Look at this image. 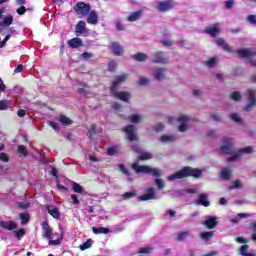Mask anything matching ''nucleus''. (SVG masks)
I'll return each mask as SVG.
<instances>
[{
    "label": "nucleus",
    "mask_w": 256,
    "mask_h": 256,
    "mask_svg": "<svg viewBox=\"0 0 256 256\" xmlns=\"http://www.w3.org/2000/svg\"><path fill=\"white\" fill-rule=\"evenodd\" d=\"M202 176L203 172L201 171V169L193 168L191 166H185L181 170L168 176V181H175V179H185L187 177H194V179H199Z\"/></svg>",
    "instance_id": "f257e3e1"
},
{
    "label": "nucleus",
    "mask_w": 256,
    "mask_h": 256,
    "mask_svg": "<svg viewBox=\"0 0 256 256\" xmlns=\"http://www.w3.org/2000/svg\"><path fill=\"white\" fill-rule=\"evenodd\" d=\"M41 226L44 230L43 237L44 239H49V242H48L49 245H54V246L61 245V243L63 242V236H60L58 239L53 240V228L49 226L48 221L42 222Z\"/></svg>",
    "instance_id": "f03ea898"
},
{
    "label": "nucleus",
    "mask_w": 256,
    "mask_h": 256,
    "mask_svg": "<svg viewBox=\"0 0 256 256\" xmlns=\"http://www.w3.org/2000/svg\"><path fill=\"white\" fill-rule=\"evenodd\" d=\"M132 169L135 173H145L146 175H153L154 177H159L161 174L158 169H153L150 166H140L137 163L132 164Z\"/></svg>",
    "instance_id": "7ed1b4c3"
},
{
    "label": "nucleus",
    "mask_w": 256,
    "mask_h": 256,
    "mask_svg": "<svg viewBox=\"0 0 256 256\" xmlns=\"http://www.w3.org/2000/svg\"><path fill=\"white\" fill-rule=\"evenodd\" d=\"M247 95V101L248 103L244 107V111L249 113L250 111H253V107H256V90L255 89H248L246 92Z\"/></svg>",
    "instance_id": "20e7f679"
},
{
    "label": "nucleus",
    "mask_w": 256,
    "mask_h": 256,
    "mask_svg": "<svg viewBox=\"0 0 256 256\" xmlns=\"http://www.w3.org/2000/svg\"><path fill=\"white\" fill-rule=\"evenodd\" d=\"M223 145L220 147V151L223 155H233L235 148L233 147V139L223 138Z\"/></svg>",
    "instance_id": "39448f33"
},
{
    "label": "nucleus",
    "mask_w": 256,
    "mask_h": 256,
    "mask_svg": "<svg viewBox=\"0 0 256 256\" xmlns=\"http://www.w3.org/2000/svg\"><path fill=\"white\" fill-rule=\"evenodd\" d=\"M74 11L76 15H81L82 17H87L91 11V5L85 3V2H78L74 6Z\"/></svg>",
    "instance_id": "423d86ee"
},
{
    "label": "nucleus",
    "mask_w": 256,
    "mask_h": 256,
    "mask_svg": "<svg viewBox=\"0 0 256 256\" xmlns=\"http://www.w3.org/2000/svg\"><path fill=\"white\" fill-rule=\"evenodd\" d=\"M111 97H115V99H119V101H123L124 103H129V99H131V93L127 91L117 92V90L110 91Z\"/></svg>",
    "instance_id": "0eeeda50"
},
{
    "label": "nucleus",
    "mask_w": 256,
    "mask_h": 256,
    "mask_svg": "<svg viewBox=\"0 0 256 256\" xmlns=\"http://www.w3.org/2000/svg\"><path fill=\"white\" fill-rule=\"evenodd\" d=\"M175 7V0H165L162 2H158V11L160 13H167L171 11Z\"/></svg>",
    "instance_id": "6e6552de"
},
{
    "label": "nucleus",
    "mask_w": 256,
    "mask_h": 256,
    "mask_svg": "<svg viewBox=\"0 0 256 256\" xmlns=\"http://www.w3.org/2000/svg\"><path fill=\"white\" fill-rule=\"evenodd\" d=\"M124 131L127 135L128 141H139V137L137 136V133H135V126L133 124H129L124 128Z\"/></svg>",
    "instance_id": "1a4fd4ad"
},
{
    "label": "nucleus",
    "mask_w": 256,
    "mask_h": 256,
    "mask_svg": "<svg viewBox=\"0 0 256 256\" xmlns=\"http://www.w3.org/2000/svg\"><path fill=\"white\" fill-rule=\"evenodd\" d=\"M127 80V74H122L119 76L115 77V80L112 82L111 86H110V91H117V89H119V86L121 85V83H125V81Z\"/></svg>",
    "instance_id": "9d476101"
},
{
    "label": "nucleus",
    "mask_w": 256,
    "mask_h": 256,
    "mask_svg": "<svg viewBox=\"0 0 256 256\" xmlns=\"http://www.w3.org/2000/svg\"><path fill=\"white\" fill-rule=\"evenodd\" d=\"M219 27V23H215L213 26L206 27L204 33H206V35H210V37H217V35L221 33V29Z\"/></svg>",
    "instance_id": "9b49d317"
},
{
    "label": "nucleus",
    "mask_w": 256,
    "mask_h": 256,
    "mask_svg": "<svg viewBox=\"0 0 256 256\" xmlns=\"http://www.w3.org/2000/svg\"><path fill=\"white\" fill-rule=\"evenodd\" d=\"M177 122L181 123L178 127V131H180V133H185L188 129L187 123H189V117L182 115L177 118Z\"/></svg>",
    "instance_id": "f8f14e48"
},
{
    "label": "nucleus",
    "mask_w": 256,
    "mask_h": 256,
    "mask_svg": "<svg viewBox=\"0 0 256 256\" xmlns=\"http://www.w3.org/2000/svg\"><path fill=\"white\" fill-rule=\"evenodd\" d=\"M111 51H112L113 55H115L116 57H121V56H123V53H125L123 46H121V44H119V42L111 43Z\"/></svg>",
    "instance_id": "ddd939ff"
},
{
    "label": "nucleus",
    "mask_w": 256,
    "mask_h": 256,
    "mask_svg": "<svg viewBox=\"0 0 256 256\" xmlns=\"http://www.w3.org/2000/svg\"><path fill=\"white\" fill-rule=\"evenodd\" d=\"M147 192L139 196L138 201H151V199H155V188L149 187L147 188Z\"/></svg>",
    "instance_id": "4468645a"
},
{
    "label": "nucleus",
    "mask_w": 256,
    "mask_h": 256,
    "mask_svg": "<svg viewBox=\"0 0 256 256\" xmlns=\"http://www.w3.org/2000/svg\"><path fill=\"white\" fill-rule=\"evenodd\" d=\"M83 33H87V24L85 23V21L80 20L76 24V28H75L76 37H80V35H83Z\"/></svg>",
    "instance_id": "2eb2a0df"
},
{
    "label": "nucleus",
    "mask_w": 256,
    "mask_h": 256,
    "mask_svg": "<svg viewBox=\"0 0 256 256\" xmlns=\"http://www.w3.org/2000/svg\"><path fill=\"white\" fill-rule=\"evenodd\" d=\"M46 209L53 219H61V212H59V208L53 205H47Z\"/></svg>",
    "instance_id": "dca6fc26"
},
{
    "label": "nucleus",
    "mask_w": 256,
    "mask_h": 256,
    "mask_svg": "<svg viewBox=\"0 0 256 256\" xmlns=\"http://www.w3.org/2000/svg\"><path fill=\"white\" fill-rule=\"evenodd\" d=\"M0 227L6 231H15L17 229V223L13 220L0 222Z\"/></svg>",
    "instance_id": "f3484780"
},
{
    "label": "nucleus",
    "mask_w": 256,
    "mask_h": 256,
    "mask_svg": "<svg viewBox=\"0 0 256 256\" xmlns=\"http://www.w3.org/2000/svg\"><path fill=\"white\" fill-rule=\"evenodd\" d=\"M67 45L71 49H79V47H83V40H81L79 37L72 38L67 41Z\"/></svg>",
    "instance_id": "a211bd4d"
},
{
    "label": "nucleus",
    "mask_w": 256,
    "mask_h": 256,
    "mask_svg": "<svg viewBox=\"0 0 256 256\" xmlns=\"http://www.w3.org/2000/svg\"><path fill=\"white\" fill-rule=\"evenodd\" d=\"M197 205H202L203 207H209L211 205V202L209 201V195L202 193L198 196V199L196 200Z\"/></svg>",
    "instance_id": "6ab92c4d"
},
{
    "label": "nucleus",
    "mask_w": 256,
    "mask_h": 256,
    "mask_svg": "<svg viewBox=\"0 0 256 256\" xmlns=\"http://www.w3.org/2000/svg\"><path fill=\"white\" fill-rule=\"evenodd\" d=\"M153 63H160V64H165L167 63V58H165V54H163L162 51H158L153 54Z\"/></svg>",
    "instance_id": "aec40b11"
},
{
    "label": "nucleus",
    "mask_w": 256,
    "mask_h": 256,
    "mask_svg": "<svg viewBox=\"0 0 256 256\" xmlns=\"http://www.w3.org/2000/svg\"><path fill=\"white\" fill-rule=\"evenodd\" d=\"M87 23L89 25H97V23H99V16L97 15V12L95 10L89 12Z\"/></svg>",
    "instance_id": "412c9836"
},
{
    "label": "nucleus",
    "mask_w": 256,
    "mask_h": 256,
    "mask_svg": "<svg viewBox=\"0 0 256 256\" xmlns=\"http://www.w3.org/2000/svg\"><path fill=\"white\" fill-rule=\"evenodd\" d=\"M237 54L243 59H249L251 55H256V51H252L251 49H238Z\"/></svg>",
    "instance_id": "4be33fe9"
},
{
    "label": "nucleus",
    "mask_w": 256,
    "mask_h": 256,
    "mask_svg": "<svg viewBox=\"0 0 256 256\" xmlns=\"http://www.w3.org/2000/svg\"><path fill=\"white\" fill-rule=\"evenodd\" d=\"M215 43L218 47H221L223 49V51H227V53H231V46H229V44H227V42L225 41V39L223 38H217L215 40Z\"/></svg>",
    "instance_id": "5701e85b"
},
{
    "label": "nucleus",
    "mask_w": 256,
    "mask_h": 256,
    "mask_svg": "<svg viewBox=\"0 0 256 256\" xmlns=\"http://www.w3.org/2000/svg\"><path fill=\"white\" fill-rule=\"evenodd\" d=\"M13 15L6 16L2 22H0V33L3 31V28L10 27L13 25Z\"/></svg>",
    "instance_id": "b1692460"
},
{
    "label": "nucleus",
    "mask_w": 256,
    "mask_h": 256,
    "mask_svg": "<svg viewBox=\"0 0 256 256\" xmlns=\"http://www.w3.org/2000/svg\"><path fill=\"white\" fill-rule=\"evenodd\" d=\"M141 15H143V10H138V11L132 12L127 17V21H129L130 23H133L135 21H139V19H141Z\"/></svg>",
    "instance_id": "393cba45"
},
{
    "label": "nucleus",
    "mask_w": 256,
    "mask_h": 256,
    "mask_svg": "<svg viewBox=\"0 0 256 256\" xmlns=\"http://www.w3.org/2000/svg\"><path fill=\"white\" fill-rule=\"evenodd\" d=\"M165 73H167V68H156L154 77L157 81H161V79H165Z\"/></svg>",
    "instance_id": "a878e982"
},
{
    "label": "nucleus",
    "mask_w": 256,
    "mask_h": 256,
    "mask_svg": "<svg viewBox=\"0 0 256 256\" xmlns=\"http://www.w3.org/2000/svg\"><path fill=\"white\" fill-rule=\"evenodd\" d=\"M204 224L207 227V229H215V227H217V218L210 217L205 220Z\"/></svg>",
    "instance_id": "bb28decb"
},
{
    "label": "nucleus",
    "mask_w": 256,
    "mask_h": 256,
    "mask_svg": "<svg viewBox=\"0 0 256 256\" xmlns=\"http://www.w3.org/2000/svg\"><path fill=\"white\" fill-rule=\"evenodd\" d=\"M149 57L147 56V54L139 52L136 53L132 56V59H134V61H138L140 63L145 62L146 59H148Z\"/></svg>",
    "instance_id": "cd10ccee"
},
{
    "label": "nucleus",
    "mask_w": 256,
    "mask_h": 256,
    "mask_svg": "<svg viewBox=\"0 0 256 256\" xmlns=\"http://www.w3.org/2000/svg\"><path fill=\"white\" fill-rule=\"evenodd\" d=\"M92 231L95 235H107V233H109V228H105V227H92Z\"/></svg>",
    "instance_id": "c85d7f7f"
},
{
    "label": "nucleus",
    "mask_w": 256,
    "mask_h": 256,
    "mask_svg": "<svg viewBox=\"0 0 256 256\" xmlns=\"http://www.w3.org/2000/svg\"><path fill=\"white\" fill-rule=\"evenodd\" d=\"M221 179H224V181H229L231 179V170L229 168H224L220 173Z\"/></svg>",
    "instance_id": "c756f323"
},
{
    "label": "nucleus",
    "mask_w": 256,
    "mask_h": 256,
    "mask_svg": "<svg viewBox=\"0 0 256 256\" xmlns=\"http://www.w3.org/2000/svg\"><path fill=\"white\" fill-rule=\"evenodd\" d=\"M30 219H31V215L29 213L20 214L21 225H27Z\"/></svg>",
    "instance_id": "7c9ffc66"
},
{
    "label": "nucleus",
    "mask_w": 256,
    "mask_h": 256,
    "mask_svg": "<svg viewBox=\"0 0 256 256\" xmlns=\"http://www.w3.org/2000/svg\"><path fill=\"white\" fill-rule=\"evenodd\" d=\"M215 235V231H209V232H202L200 234L201 239L203 241H209V239H212V237Z\"/></svg>",
    "instance_id": "2f4dec72"
},
{
    "label": "nucleus",
    "mask_w": 256,
    "mask_h": 256,
    "mask_svg": "<svg viewBox=\"0 0 256 256\" xmlns=\"http://www.w3.org/2000/svg\"><path fill=\"white\" fill-rule=\"evenodd\" d=\"M155 249V247H143L140 248L138 253L140 255H151V253H153V250Z\"/></svg>",
    "instance_id": "473e14b6"
},
{
    "label": "nucleus",
    "mask_w": 256,
    "mask_h": 256,
    "mask_svg": "<svg viewBox=\"0 0 256 256\" xmlns=\"http://www.w3.org/2000/svg\"><path fill=\"white\" fill-rule=\"evenodd\" d=\"M97 135V125L91 124L90 129L88 130L89 139H93Z\"/></svg>",
    "instance_id": "72a5a7b5"
},
{
    "label": "nucleus",
    "mask_w": 256,
    "mask_h": 256,
    "mask_svg": "<svg viewBox=\"0 0 256 256\" xmlns=\"http://www.w3.org/2000/svg\"><path fill=\"white\" fill-rule=\"evenodd\" d=\"M92 246H93V240L88 239L86 242H84L82 245H80V250L86 251V249H91Z\"/></svg>",
    "instance_id": "f704fd0d"
},
{
    "label": "nucleus",
    "mask_w": 256,
    "mask_h": 256,
    "mask_svg": "<svg viewBox=\"0 0 256 256\" xmlns=\"http://www.w3.org/2000/svg\"><path fill=\"white\" fill-rule=\"evenodd\" d=\"M13 233L16 239H21L22 237H25L27 231L25 230V228H21L19 230H15Z\"/></svg>",
    "instance_id": "c9c22d12"
},
{
    "label": "nucleus",
    "mask_w": 256,
    "mask_h": 256,
    "mask_svg": "<svg viewBox=\"0 0 256 256\" xmlns=\"http://www.w3.org/2000/svg\"><path fill=\"white\" fill-rule=\"evenodd\" d=\"M72 191H74V193H83V186H81L79 183L74 182L72 184Z\"/></svg>",
    "instance_id": "e433bc0d"
},
{
    "label": "nucleus",
    "mask_w": 256,
    "mask_h": 256,
    "mask_svg": "<svg viewBox=\"0 0 256 256\" xmlns=\"http://www.w3.org/2000/svg\"><path fill=\"white\" fill-rule=\"evenodd\" d=\"M249 217V214L247 213H238L235 219H232L231 222L232 223H239V221H241V219H245Z\"/></svg>",
    "instance_id": "4c0bfd02"
},
{
    "label": "nucleus",
    "mask_w": 256,
    "mask_h": 256,
    "mask_svg": "<svg viewBox=\"0 0 256 256\" xmlns=\"http://www.w3.org/2000/svg\"><path fill=\"white\" fill-rule=\"evenodd\" d=\"M59 121H60V123H62V125H66V126L71 125V123H73V121L65 115H60Z\"/></svg>",
    "instance_id": "58836bf2"
},
{
    "label": "nucleus",
    "mask_w": 256,
    "mask_h": 256,
    "mask_svg": "<svg viewBox=\"0 0 256 256\" xmlns=\"http://www.w3.org/2000/svg\"><path fill=\"white\" fill-rule=\"evenodd\" d=\"M239 251H240V255H242V256H248V255H249V253H248V251H249V245H247V244L242 245V246L240 247Z\"/></svg>",
    "instance_id": "ea45409f"
},
{
    "label": "nucleus",
    "mask_w": 256,
    "mask_h": 256,
    "mask_svg": "<svg viewBox=\"0 0 256 256\" xmlns=\"http://www.w3.org/2000/svg\"><path fill=\"white\" fill-rule=\"evenodd\" d=\"M190 233L187 231H183L181 233L178 234L176 240L177 241H185V239H187V237H189Z\"/></svg>",
    "instance_id": "a19ab883"
},
{
    "label": "nucleus",
    "mask_w": 256,
    "mask_h": 256,
    "mask_svg": "<svg viewBox=\"0 0 256 256\" xmlns=\"http://www.w3.org/2000/svg\"><path fill=\"white\" fill-rule=\"evenodd\" d=\"M9 109V100H0V111H7Z\"/></svg>",
    "instance_id": "79ce46f5"
},
{
    "label": "nucleus",
    "mask_w": 256,
    "mask_h": 256,
    "mask_svg": "<svg viewBox=\"0 0 256 256\" xmlns=\"http://www.w3.org/2000/svg\"><path fill=\"white\" fill-rule=\"evenodd\" d=\"M253 152V147H251V146H247V147H245V148H241L239 151H238V153L240 154V157H241V155H243V154H249V153H252Z\"/></svg>",
    "instance_id": "37998d69"
},
{
    "label": "nucleus",
    "mask_w": 256,
    "mask_h": 256,
    "mask_svg": "<svg viewBox=\"0 0 256 256\" xmlns=\"http://www.w3.org/2000/svg\"><path fill=\"white\" fill-rule=\"evenodd\" d=\"M119 151H117V148L115 146L109 147L106 151V154L109 155V157H113V155H117Z\"/></svg>",
    "instance_id": "c03bdc74"
},
{
    "label": "nucleus",
    "mask_w": 256,
    "mask_h": 256,
    "mask_svg": "<svg viewBox=\"0 0 256 256\" xmlns=\"http://www.w3.org/2000/svg\"><path fill=\"white\" fill-rule=\"evenodd\" d=\"M195 193H197V190L194 189V188H188V189H185V190H182L179 195H187V194H190V195H195Z\"/></svg>",
    "instance_id": "a18cd8bd"
},
{
    "label": "nucleus",
    "mask_w": 256,
    "mask_h": 256,
    "mask_svg": "<svg viewBox=\"0 0 256 256\" xmlns=\"http://www.w3.org/2000/svg\"><path fill=\"white\" fill-rule=\"evenodd\" d=\"M161 141H162V143H168V142H171V141H175V137L171 136V135H162L161 136Z\"/></svg>",
    "instance_id": "49530a36"
},
{
    "label": "nucleus",
    "mask_w": 256,
    "mask_h": 256,
    "mask_svg": "<svg viewBox=\"0 0 256 256\" xmlns=\"http://www.w3.org/2000/svg\"><path fill=\"white\" fill-rule=\"evenodd\" d=\"M232 101H241L242 97H241V93H239L238 91L232 92L230 95Z\"/></svg>",
    "instance_id": "de8ad7c7"
},
{
    "label": "nucleus",
    "mask_w": 256,
    "mask_h": 256,
    "mask_svg": "<svg viewBox=\"0 0 256 256\" xmlns=\"http://www.w3.org/2000/svg\"><path fill=\"white\" fill-rule=\"evenodd\" d=\"M149 159H151V153L149 152L143 153L138 157V161H148Z\"/></svg>",
    "instance_id": "09e8293b"
},
{
    "label": "nucleus",
    "mask_w": 256,
    "mask_h": 256,
    "mask_svg": "<svg viewBox=\"0 0 256 256\" xmlns=\"http://www.w3.org/2000/svg\"><path fill=\"white\" fill-rule=\"evenodd\" d=\"M155 184L157 185V187L160 191L165 189V183L163 182V180H161V178H156Z\"/></svg>",
    "instance_id": "8fccbe9b"
},
{
    "label": "nucleus",
    "mask_w": 256,
    "mask_h": 256,
    "mask_svg": "<svg viewBox=\"0 0 256 256\" xmlns=\"http://www.w3.org/2000/svg\"><path fill=\"white\" fill-rule=\"evenodd\" d=\"M137 195V192L131 191V192H126L122 195L123 199H133Z\"/></svg>",
    "instance_id": "3c124183"
},
{
    "label": "nucleus",
    "mask_w": 256,
    "mask_h": 256,
    "mask_svg": "<svg viewBox=\"0 0 256 256\" xmlns=\"http://www.w3.org/2000/svg\"><path fill=\"white\" fill-rule=\"evenodd\" d=\"M18 153H21V155H23L24 157H27L28 155L27 148L24 145H19Z\"/></svg>",
    "instance_id": "603ef678"
},
{
    "label": "nucleus",
    "mask_w": 256,
    "mask_h": 256,
    "mask_svg": "<svg viewBox=\"0 0 256 256\" xmlns=\"http://www.w3.org/2000/svg\"><path fill=\"white\" fill-rule=\"evenodd\" d=\"M119 170L121 171V173H123L127 177H130L131 172H129V170H127V168H125V166L123 164L119 165Z\"/></svg>",
    "instance_id": "864d4df0"
},
{
    "label": "nucleus",
    "mask_w": 256,
    "mask_h": 256,
    "mask_svg": "<svg viewBox=\"0 0 256 256\" xmlns=\"http://www.w3.org/2000/svg\"><path fill=\"white\" fill-rule=\"evenodd\" d=\"M131 123H140L141 122V116L134 114L130 116Z\"/></svg>",
    "instance_id": "5fc2aeb1"
},
{
    "label": "nucleus",
    "mask_w": 256,
    "mask_h": 256,
    "mask_svg": "<svg viewBox=\"0 0 256 256\" xmlns=\"http://www.w3.org/2000/svg\"><path fill=\"white\" fill-rule=\"evenodd\" d=\"M9 39H11L10 34L6 35L5 38L0 42V49H3V47L7 45V41H9Z\"/></svg>",
    "instance_id": "6e6d98bb"
},
{
    "label": "nucleus",
    "mask_w": 256,
    "mask_h": 256,
    "mask_svg": "<svg viewBox=\"0 0 256 256\" xmlns=\"http://www.w3.org/2000/svg\"><path fill=\"white\" fill-rule=\"evenodd\" d=\"M224 5L227 9H233V5H235V0H226Z\"/></svg>",
    "instance_id": "4d7b16f0"
},
{
    "label": "nucleus",
    "mask_w": 256,
    "mask_h": 256,
    "mask_svg": "<svg viewBox=\"0 0 256 256\" xmlns=\"http://www.w3.org/2000/svg\"><path fill=\"white\" fill-rule=\"evenodd\" d=\"M0 161H3V163H9V156L5 152L0 153Z\"/></svg>",
    "instance_id": "13d9d810"
},
{
    "label": "nucleus",
    "mask_w": 256,
    "mask_h": 256,
    "mask_svg": "<svg viewBox=\"0 0 256 256\" xmlns=\"http://www.w3.org/2000/svg\"><path fill=\"white\" fill-rule=\"evenodd\" d=\"M243 184H241V180H235L234 185L230 187V189H241Z\"/></svg>",
    "instance_id": "bf43d9fd"
},
{
    "label": "nucleus",
    "mask_w": 256,
    "mask_h": 256,
    "mask_svg": "<svg viewBox=\"0 0 256 256\" xmlns=\"http://www.w3.org/2000/svg\"><path fill=\"white\" fill-rule=\"evenodd\" d=\"M117 69V63L115 62H110L108 65V71H110L111 73H113V71H116Z\"/></svg>",
    "instance_id": "052dcab7"
},
{
    "label": "nucleus",
    "mask_w": 256,
    "mask_h": 256,
    "mask_svg": "<svg viewBox=\"0 0 256 256\" xmlns=\"http://www.w3.org/2000/svg\"><path fill=\"white\" fill-rule=\"evenodd\" d=\"M163 129H165L163 123H158L156 126H154V131H156V133H160V131H163Z\"/></svg>",
    "instance_id": "680f3d73"
},
{
    "label": "nucleus",
    "mask_w": 256,
    "mask_h": 256,
    "mask_svg": "<svg viewBox=\"0 0 256 256\" xmlns=\"http://www.w3.org/2000/svg\"><path fill=\"white\" fill-rule=\"evenodd\" d=\"M232 121H235V123H241V118L239 117V114L233 113L231 114Z\"/></svg>",
    "instance_id": "e2e57ef3"
},
{
    "label": "nucleus",
    "mask_w": 256,
    "mask_h": 256,
    "mask_svg": "<svg viewBox=\"0 0 256 256\" xmlns=\"http://www.w3.org/2000/svg\"><path fill=\"white\" fill-rule=\"evenodd\" d=\"M16 13L19 15H23L24 13H27V8L25 6H20L17 10Z\"/></svg>",
    "instance_id": "0e129e2a"
},
{
    "label": "nucleus",
    "mask_w": 256,
    "mask_h": 256,
    "mask_svg": "<svg viewBox=\"0 0 256 256\" xmlns=\"http://www.w3.org/2000/svg\"><path fill=\"white\" fill-rule=\"evenodd\" d=\"M239 157H241V154L238 152L237 154H235L234 156H231L227 159L228 163H231V161H237V159H239Z\"/></svg>",
    "instance_id": "69168bd1"
},
{
    "label": "nucleus",
    "mask_w": 256,
    "mask_h": 256,
    "mask_svg": "<svg viewBox=\"0 0 256 256\" xmlns=\"http://www.w3.org/2000/svg\"><path fill=\"white\" fill-rule=\"evenodd\" d=\"M247 21H249L250 23H254V25H256V16L253 14H250L247 18Z\"/></svg>",
    "instance_id": "338daca9"
},
{
    "label": "nucleus",
    "mask_w": 256,
    "mask_h": 256,
    "mask_svg": "<svg viewBox=\"0 0 256 256\" xmlns=\"http://www.w3.org/2000/svg\"><path fill=\"white\" fill-rule=\"evenodd\" d=\"M139 85H148L149 84V79L147 78H140L138 81Z\"/></svg>",
    "instance_id": "774afa93"
}]
</instances>
